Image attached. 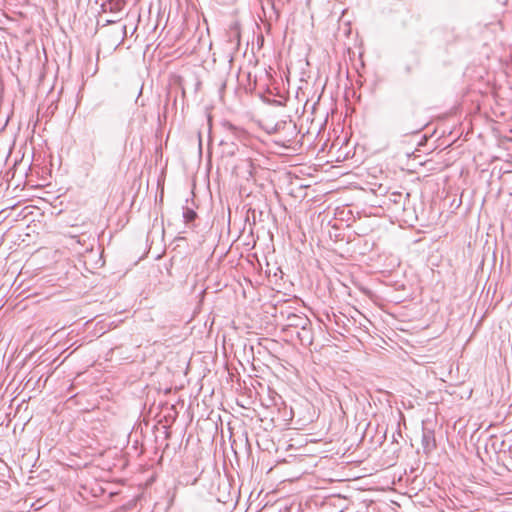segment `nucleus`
<instances>
[{"label":"nucleus","instance_id":"1","mask_svg":"<svg viewBox=\"0 0 512 512\" xmlns=\"http://www.w3.org/2000/svg\"><path fill=\"white\" fill-rule=\"evenodd\" d=\"M285 326L292 328H304L305 325H311V321L304 314L288 312L285 319Z\"/></svg>","mask_w":512,"mask_h":512},{"label":"nucleus","instance_id":"2","mask_svg":"<svg viewBox=\"0 0 512 512\" xmlns=\"http://www.w3.org/2000/svg\"><path fill=\"white\" fill-rule=\"evenodd\" d=\"M15 418L23 422V429L29 424L30 420L32 419V414L29 411V401H26L25 398H23L22 402L18 404L15 412Z\"/></svg>","mask_w":512,"mask_h":512},{"label":"nucleus","instance_id":"3","mask_svg":"<svg viewBox=\"0 0 512 512\" xmlns=\"http://www.w3.org/2000/svg\"><path fill=\"white\" fill-rule=\"evenodd\" d=\"M422 447L425 453H430L433 449L436 448V440L433 430L423 429Z\"/></svg>","mask_w":512,"mask_h":512},{"label":"nucleus","instance_id":"4","mask_svg":"<svg viewBox=\"0 0 512 512\" xmlns=\"http://www.w3.org/2000/svg\"><path fill=\"white\" fill-rule=\"evenodd\" d=\"M227 37L231 44L236 46L240 44V24L237 21H234L229 25Z\"/></svg>","mask_w":512,"mask_h":512},{"label":"nucleus","instance_id":"5","mask_svg":"<svg viewBox=\"0 0 512 512\" xmlns=\"http://www.w3.org/2000/svg\"><path fill=\"white\" fill-rule=\"evenodd\" d=\"M300 330L297 331V337L300 340V342L304 345H310L313 342L312 337V331H311V325H305L304 328H299Z\"/></svg>","mask_w":512,"mask_h":512},{"label":"nucleus","instance_id":"6","mask_svg":"<svg viewBox=\"0 0 512 512\" xmlns=\"http://www.w3.org/2000/svg\"><path fill=\"white\" fill-rule=\"evenodd\" d=\"M48 498V496L37 497L36 500L34 501V512H46V507L50 502Z\"/></svg>","mask_w":512,"mask_h":512},{"label":"nucleus","instance_id":"7","mask_svg":"<svg viewBox=\"0 0 512 512\" xmlns=\"http://www.w3.org/2000/svg\"><path fill=\"white\" fill-rule=\"evenodd\" d=\"M104 11H107L108 9L111 12H119L122 10L124 6V2L122 0H116V1H109L108 3H105L102 5Z\"/></svg>","mask_w":512,"mask_h":512},{"label":"nucleus","instance_id":"8","mask_svg":"<svg viewBox=\"0 0 512 512\" xmlns=\"http://www.w3.org/2000/svg\"><path fill=\"white\" fill-rule=\"evenodd\" d=\"M197 218V213L189 207H183V219L186 225H190Z\"/></svg>","mask_w":512,"mask_h":512},{"label":"nucleus","instance_id":"9","mask_svg":"<svg viewBox=\"0 0 512 512\" xmlns=\"http://www.w3.org/2000/svg\"><path fill=\"white\" fill-rule=\"evenodd\" d=\"M46 180L47 178L44 175H42L41 182H38L37 184L34 185V201L38 199V202H46V200L42 196H38V194L35 193V191H40V189H38L39 187L46 185Z\"/></svg>","mask_w":512,"mask_h":512},{"label":"nucleus","instance_id":"10","mask_svg":"<svg viewBox=\"0 0 512 512\" xmlns=\"http://www.w3.org/2000/svg\"><path fill=\"white\" fill-rule=\"evenodd\" d=\"M117 39L119 40V43H122L127 35V27L126 25H122L118 31H117Z\"/></svg>","mask_w":512,"mask_h":512},{"label":"nucleus","instance_id":"11","mask_svg":"<svg viewBox=\"0 0 512 512\" xmlns=\"http://www.w3.org/2000/svg\"><path fill=\"white\" fill-rule=\"evenodd\" d=\"M116 22H117V20H114V19H108V20H106V21H105V24H104L103 26H105V25H109V24H114V23H116Z\"/></svg>","mask_w":512,"mask_h":512},{"label":"nucleus","instance_id":"12","mask_svg":"<svg viewBox=\"0 0 512 512\" xmlns=\"http://www.w3.org/2000/svg\"><path fill=\"white\" fill-rule=\"evenodd\" d=\"M33 208H34V209H39V210H41V208H40L37 204H34V205H33Z\"/></svg>","mask_w":512,"mask_h":512},{"label":"nucleus","instance_id":"13","mask_svg":"<svg viewBox=\"0 0 512 512\" xmlns=\"http://www.w3.org/2000/svg\"><path fill=\"white\" fill-rule=\"evenodd\" d=\"M29 383H30V380H27L25 383V386H28Z\"/></svg>","mask_w":512,"mask_h":512},{"label":"nucleus","instance_id":"14","mask_svg":"<svg viewBox=\"0 0 512 512\" xmlns=\"http://www.w3.org/2000/svg\"><path fill=\"white\" fill-rule=\"evenodd\" d=\"M29 383H30V380H27L25 383V386H28Z\"/></svg>","mask_w":512,"mask_h":512},{"label":"nucleus","instance_id":"15","mask_svg":"<svg viewBox=\"0 0 512 512\" xmlns=\"http://www.w3.org/2000/svg\"><path fill=\"white\" fill-rule=\"evenodd\" d=\"M29 383H30V380H27L25 383V386H28Z\"/></svg>","mask_w":512,"mask_h":512},{"label":"nucleus","instance_id":"16","mask_svg":"<svg viewBox=\"0 0 512 512\" xmlns=\"http://www.w3.org/2000/svg\"><path fill=\"white\" fill-rule=\"evenodd\" d=\"M406 71L409 73L411 71L410 67H407Z\"/></svg>","mask_w":512,"mask_h":512},{"label":"nucleus","instance_id":"17","mask_svg":"<svg viewBox=\"0 0 512 512\" xmlns=\"http://www.w3.org/2000/svg\"><path fill=\"white\" fill-rule=\"evenodd\" d=\"M33 157H36V154H35V153L33 154ZM35 161H37V159H36V158H34V162H35Z\"/></svg>","mask_w":512,"mask_h":512}]
</instances>
